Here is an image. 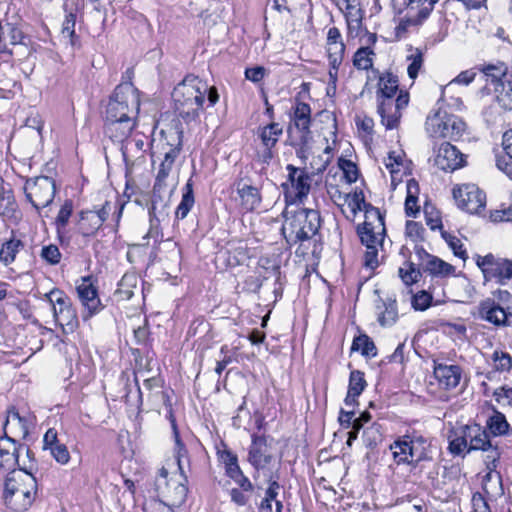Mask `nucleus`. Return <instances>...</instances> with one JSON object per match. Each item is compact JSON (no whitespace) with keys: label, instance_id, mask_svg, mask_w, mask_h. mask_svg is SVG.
<instances>
[{"label":"nucleus","instance_id":"1","mask_svg":"<svg viewBox=\"0 0 512 512\" xmlns=\"http://www.w3.org/2000/svg\"><path fill=\"white\" fill-rule=\"evenodd\" d=\"M389 448L395 463L408 465L410 476L416 481L435 479L438 472L428 438L417 433L406 434L396 439Z\"/></svg>","mask_w":512,"mask_h":512},{"label":"nucleus","instance_id":"2","mask_svg":"<svg viewBox=\"0 0 512 512\" xmlns=\"http://www.w3.org/2000/svg\"><path fill=\"white\" fill-rule=\"evenodd\" d=\"M208 85L199 77L186 76L173 90L172 99L178 115L187 123L196 121L203 108Z\"/></svg>","mask_w":512,"mask_h":512},{"label":"nucleus","instance_id":"3","mask_svg":"<svg viewBox=\"0 0 512 512\" xmlns=\"http://www.w3.org/2000/svg\"><path fill=\"white\" fill-rule=\"evenodd\" d=\"M283 216L282 233L290 245L311 239L321 227V216L315 209L287 205Z\"/></svg>","mask_w":512,"mask_h":512},{"label":"nucleus","instance_id":"4","mask_svg":"<svg viewBox=\"0 0 512 512\" xmlns=\"http://www.w3.org/2000/svg\"><path fill=\"white\" fill-rule=\"evenodd\" d=\"M37 482L25 470L10 471L4 482L3 499L5 504L16 511L27 510L35 500Z\"/></svg>","mask_w":512,"mask_h":512},{"label":"nucleus","instance_id":"5","mask_svg":"<svg viewBox=\"0 0 512 512\" xmlns=\"http://www.w3.org/2000/svg\"><path fill=\"white\" fill-rule=\"evenodd\" d=\"M140 109L139 91L132 83L119 84L110 97L106 119H137Z\"/></svg>","mask_w":512,"mask_h":512},{"label":"nucleus","instance_id":"6","mask_svg":"<svg viewBox=\"0 0 512 512\" xmlns=\"http://www.w3.org/2000/svg\"><path fill=\"white\" fill-rule=\"evenodd\" d=\"M138 390L141 401L144 394H146L151 410L160 414L162 409H165L166 418L169 420L172 429L176 430V419L173 415L169 391L163 389V381L157 377L145 379L143 388Z\"/></svg>","mask_w":512,"mask_h":512},{"label":"nucleus","instance_id":"7","mask_svg":"<svg viewBox=\"0 0 512 512\" xmlns=\"http://www.w3.org/2000/svg\"><path fill=\"white\" fill-rule=\"evenodd\" d=\"M311 123L310 105L297 101L293 107L291 124L288 129L291 145L300 147L302 151L305 149L312 140Z\"/></svg>","mask_w":512,"mask_h":512},{"label":"nucleus","instance_id":"8","mask_svg":"<svg viewBox=\"0 0 512 512\" xmlns=\"http://www.w3.org/2000/svg\"><path fill=\"white\" fill-rule=\"evenodd\" d=\"M476 264L483 273L485 282L495 280L500 285L512 279V261L493 254L476 256Z\"/></svg>","mask_w":512,"mask_h":512},{"label":"nucleus","instance_id":"9","mask_svg":"<svg viewBox=\"0 0 512 512\" xmlns=\"http://www.w3.org/2000/svg\"><path fill=\"white\" fill-rule=\"evenodd\" d=\"M156 491L169 507L181 506L187 497L188 489L183 482L168 479V471L163 467L155 481Z\"/></svg>","mask_w":512,"mask_h":512},{"label":"nucleus","instance_id":"10","mask_svg":"<svg viewBox=\"0 0 512 512\" xmlns=\"http://www.w3.org/2000/svg\"><path fill=\"white\" fill-rule=\"evenodd\" d=\"M55 191L53 179L47 176L28 180L25 185L26 197L37 211L51 204L55 197Z\"/></svg>","mask_w":512,"mask_h":512},{"label":"nucleus","instance_id":"11","mask_svg":"<svg viewBox=\"0 0 512 512\" xmlns=\"http://www.w3.org/2000/svg\"><path fill=\"white\" fill-rule=\"evenodd\" d=\"M453 197L459 208L471 214L485 209L486 195L475 184H462L453 188Z\"/></svg>","mask_w":512,"mask_h":512},{"label":"nucleus","instance_id":"12","mask_svg":"<svg viewBox=\"0 0 512 512\" xmlns=\"http://www.w3.org/2000/svg\"><path fill=\"white\" fill-rule=\"evenodd\" d=\"M52 305L55 321L61 327H67L73 331L78 325L75 310L72 308L70 299L60 290L53 289L46 295Z\"/></svg>","mask_w":512,"mask_h":512},{"label":"nucleus","instance_id":"13","mask_svg":"<svg viewBox=\"0 0 512 512\" xmlns=\"http://www.w3.org/2000/svg\"><path fill=\"white\" fill-rule=\"evenodd\" d=\"M426 125L433 136L451 140H458L466 130L465 122L455 115H445L444 117L435 115L428 118Z\"/></svg>","mask_w":512,"mask_h":512},{"label":"nucleus","instance_id":"14","mask_svg":"<svg viewBox=\"0 0 512 512\" xmlns=\"http://www.w3.org/2000/svg\"><path fill=\"white\" fill-rule=\"evenodd\" d=\"M288 171V181L290 187H287L285 198L288 205L296 202H302L307 197L311 187V177L304 170L291 164L286 167Z\"/></svg>","mask_w":512,"mask_h":512},{"label":"nucleus","instance_id":"15","mask_svg":"<svg viewBox=\"0 0 512 512\" xmlns=\"http://www.w3.org/2000/svg\"><path fill=\"white\" fill-rule=\"evenodd\" d=\"M476 429L468 452L472 450H482L488 453L486 455L485 464L489 472L485 475V480H490L492 472L497 468L501 453L497 446L492 444L488 432L482 426L477 424Z\"/></svg>","mask_w":512,"mask_h":512},{"label":"nucleus","instance_id":"16","mask_svg":"<svg viewBox=\"0 0 512 512\" xmlns=\"http://www.w3.org/2000/svg\"><path fill=\"white\" fill-rule=\"evenodd\" d=\"M362 244L365 246L378 245L385 232L384 218L375 208L366 211V221L357 229Z\"/></svg>","mask_w":512,"mask_h":512},{"label":"nucleus","instance_id":"17","mask_svg":"<svg viewBox=\"0 0 512 512\" xmlns=\"http://www.w3.org/2000/svg\"><path fill=\"white\" fill-rule=\"evenodd\" d=\"M439 0H393V5L400 10L406 9L405 22L408 25H419L428 18L434 5Z\"/></svg>","mask_w":512,"mask_h":512},{"label":"nucleus","instance_id":"18","mask_svg":"<svg viewBox=\"0 0 512 512\" xmlns=\"http://www.w3.org/2000/svg\"><path fill=\"white\" fill-rule=\"evenodd\" d=\"M78 298L84 307L82 318L86 321L103 308L98 297L97 288L90 278H83L76 287Z\"/></svg>","mask_w":512,"mask_h":512},{"label":"nucleus","instance_id":"19","mask_svg":"<svg viewBox=\"0 0 512 512\" xmlns=\"http://www.w3.org/2000/svg\"><path fill=\"white\" fill-rule=\"evenodd\" d=\"M479 318L497 327H505L512 324V312L504 309L495 299L487 298L479 303Z\"/></svg>","mask_w":512,"mask_h":512},{"label":"nucleus","instance_id":"20","mask_svg":"<svg viewBox=\"0 0 512 512\" xmlns=\"http://www.w3.org/2000/svg\"><path fill=\"white\" fill-rule=\"evenodd\" d=\"M434 164L443 171L452 172L465 165V156L449 142H443L437 150Z\"/></svg>","mask_w":512,"mask_h":512},{"label":"nucleus","instance_id":"21","mask_svg":"<svg viewBox=\"0 0 512 512\" xmlns=\"http://www.w3.org/2000/svg\"><path fill=\"white\" fill-rule=\"evenodd\" d=\"M172 190L166 184L154 183L151 203L148 208L149 217L165 219L169 215Z\"/></svg>","mask_w":512,"mask_h":512},{"label":"nucleus","instance_id":"22","mask_svg":"<svg viewBox=\"0 0 512 512\" xmlns=\"http://www.w3.org/2000/svg\"><path fill=\"white\" fill-rule=\"evenodd\" d=\"M111 206L106 202L98 211L82 212L79 229L84 236L94 235L110 214Z\"/></svg>","mask_w":512,"mask_h":512},{"label":"nucleus","instance_id":"23","mask_svg":"<svg viewBox=\"0 0 512 512\" xmlns=\"http://www.w3.org/2000/svg\"><path fill=\"white\" fill-rule=\"evenodd\" d=\"M26 450L29 454V449L23 446H16L14 438L10 436L0 437V468L4 470H16L19 465V451Z\"/></svg>","mask_w":512,"mask_h":512},{"label":"nucleus","instance_id":"24","mask_svg":"<svg viewBox=\"0 0 512 512\" xmlns=\"http://www.w3.org/2000/svg\"><path fill=\"white\" fill-rule=\"evenodd\" d=\"M5 436L10 434L12 438H26L29 434V424L25 417L20 416L19 412L12 407L8 410L7 418L4 423Z\"/></svg>","mask_w":512,"mask_h":512},{"label":"nucleus","instance_id":"25","mask_svg":"<svg viewBox=\"0 0 512 512\" xmlns=\"http://www.w3.org/2000/svg\"><path fill=\"white\" fill-rule=\"evenodd\" d=\"M136 125V119H106L105 133L115 142L126 140Z\"/></svg>","mask_w":512,"mask_h":512},{"label":"nucleus","instance_id":"26","mask_svg":"<svg viewBox=\"0 0 512 512\" xmlns=\"http://www.w3.org/2000/svg\"><path fill=\"white\" fill-rule=\"evenodd\" d=\"M434 376L444 389L455 388L461 379V368L458 365L436 364Z\"/></svg>","mask_w":512,"mask_h":512},{"label":"nucleus","instance_id":"27","mask_svg":"<svg viewBox=\"0 0 512 512\" xmlns=\"http://www.w3.org/2000/svg\"><path fill=\"white\" fill-rule=\"evenodd\" d=\"M182 146V131L177 132V144L169 145L167 151L164 152V158L160 163V167L155 179V183L166 184L165 180L170 174L176 158L179 156Z\"/></svg>","mask_w":512,"mask_h":512},{"label":"nucleus","instance_id":"28","mask_svg":"<svg viewBox=\"0 0 512 512\" xmlns=\"http://www.w3.org/2000/svg\"><path fill=\"white\" fill-rule=\"evenodd\" d=\"M248 459L256 469L263 468L270 462L271 456L268 453L265 437L256 435L252 437Z\"/></svg>","mask_w":512,"mask_h":512},{"label":"nucleus","instance_id":"29","mask_svg":"<svg viewBox=\"0 0 512 512\" xmlns=\"http://www.w3.org/2000/svg\"><path fill=\"white\" fill-rule=\"evenodd\" d=\"M237 193L240 197L241 208L244 211L251 212L260 207L262 197L257 187L248 184H239Z\"/></svg>","mask_w":512,"mask_h":512},{"label":"nucleus","instance_id":"30","mask_svg":"<svg viewBox=\"0 0 512 512\" xmlns=\"http://www.w3.org/2000/svg\"><path fill=\"white\" fill-rule=\"evenodd\" d=\"M494 100L504 111H512V75L492 88Z\"/></svg>","mask_w":512,"mask_h":512},{"label":"nucleus","instance_id":"31","mask_svg":"<svg viewBox=\"0 0 512 512\" xmlns=\"http://www.w3.org/2000/svg\"><path fill=\"white\" fill-rule=\"evenodd\" d=\"M424 270L433 276L447 277L454 275L455 267L444 260L430 254H426V262H424Z\"/></svg>","mask_w":512,"mask_h":512},{"label":"nucleus","instance_id":"32","mask_svg":"<svg viewBox=\"0 0 512 512\" xmlns=\"http://www.w3.org/2000/svg\"><path fill=\"white\" fill-rule=\"evenodd\" d=\"M479 70L487 77L486 87H495L502 82V79L507 76H512V73L507 72V66L504 63L497 65L487 64L479 67Z\"/></svg>","mask_w":512,"mask_h":512},{"label":"nucleus","instance_id":"33","mask_svg":"<svg viewBox=\"0 0 512 512\" xmlns=\"http://www.w3.org/2000/svg\"><path fill=\"white\" fill-rule=\"evenodd\" d=\"M394 100H381L378 106V113L381 116L382 124L387 129H393L398 126L401 114L394 108Z\"/></svg>","mask_w":512,"mask_h":512},{"label":"nucleus","instance_id":"34","mask_svg":"<svg viewBox=\"0 0 512 512\" xmlns=\"http://www.w3.org/2000/svg\"><path fill=\"white\" fill-rule=\"evenodd\" d=\"M378 95L381 100H393L398 90V77L392 73H385L379 79Z\"/></svg>","mask_w":512,"mask_h":512},{"label":"nucleus","instance_id":"35","mask_svg":"<svg viewBox=\"0 0 512 512\" xmlns=\"http://www.w3.org/2000/svg\"><path fill=\"white\" fill-rule=\"evenodd\" d=\"M194 193L192 180L189 179L183 188V195L181 202L179 203L175 215L178 219H184L194 206Z\"/></svg>","mask_w":512,"mask_h":512},{"label":"nucleus","instance_id":"36","mask_svg":"<svg viewBox=\"0 0 512 512\" xmlns=\"http://www.w3.org/2000/svg\"><path fill=\"white\" fill-rule=\"evenodd\" d=\"M283 129L279 123H271L260 129L259 136L265 148H272L278 142Z\"/></svg>","mask_w":512,"mask_h":512},{"label":"nucleus","instance_id":"37","mask_svg":"<svg viewBox=\"0 0 512 512\" xmlns=\"http://www.w3.org/2000/svg\"><path fill=\"white\" fill-rule=\"evenodd\" d=\"M351 350L360 351L363 356L368 358H372L377 355V348L374 342L365 334L354 338Z\"/></svg>","mask_w":512,"mask_h":512},{"label":"nucleus","instance_id":"38","mask_svg":"<svg viewBox=\"0 0 512 512\" xmlns=\"http://www.w3.org/2000/svg\"><path fill=\"white\" fill-rule=\"evenodd\" d=\"M486 426L494 436L504 435L509 428L505 415L500 412H495L490 416L486 422Z\"/></svg>","mask_w":512,"mask_h":512},{"label":"nucleus","instance_id":"39","mask_svg":"<svg viewBox=\"0 0 512 512\" xmlns=\"http://www.w3.org/2000/svg\"><path fill=\"white\" fill-rule=\"evenodd\" d=\"M374 52L370 47L359 48L353 57V65L360 70H368L373 66Z\"/></svg>","mask_w":512,"mask_h":512},{"label":"nucleus","instance_id":"40","mask_svg":"<svg viewBox=\"0 0 512 512\" xmlns=\"http://www.w3.org/2000/svg\"><path fill=\"white\" fill-rule=\"evenodd\" d=\"M23 244L20 240L10 239L2 245L0 250V261L5 265L12 263L15 260L16 254Z\"/></svg>","mask_w":512,"mask_h":512},{"label":"nucleus","instance_id":"41","mask_svg":"<svg viewBox=\"0 0 512 512\" xmlns=\"http://www.w3.org/2000/svg\"><path fill=\"white\" fill-rule=\"evenodd\" d=\"M418 183L411 179L407 182V197L405 200V212L408 216H414L418 212L417 203Z\"/></svg>","mask_w":512,"mask_h":512},{"label":"nucleus","instance_id":"42","mask_svg":"<svg viewBox=\"0 0 512 512\" xmlns=\"http://www.w3.org/2000/svg\"><path fill=\"white\" fill-rule=\"evenodd\" d=\"M383 305L384 311L380 312L378 321L382 326H391L398 318L396 301L389 299Z\"/></svg>","mask_w":512,"mask_h":512},{"label":"nucleus","instance_id":"43","mask_svg":"<svg viewBox=\"0 0 512 512\" xmlns=\"http://www.w3.org/2000/svg\"><path fill=\"white\" fill-rule=\"evenodd\" d=\"M449 451L454 455H460L465 450L468 452L467 442L462 437L459 428H455L449 432Z\"/></svg>","mask_w":512,"mask_h":512},{"label":"nucleus","instance_id":"44","mask_svg":"<svg viewBox=\"0 0 512 512\" xmlns=\"http://www.w3.org/2000/svg\"><path fill=\"white\" fill-rule=\"evenodd\" d=\"M398 275L406 286H410L419 281L421 272L414 263L406 262L403 267L399 268Z\"/></svg>","mask_w":512,"mask_h":512},{"label":"nucleus","instance_id":"45","mask_svg":"<svg viewBox=\"0 0 512 512\" xmlns=\"http://www.w3.org/2000/svg\"><path fill=\"white\" fill-rule=\"evenodd\" d=\"M366 386L367 383L364 378V373L360 370L351 371L348 386V391L351 392V395L359 396Z\"/></svg>","mask_w":512,"mask_h":512},{"label":"nucleus","instance_id":"46","mask_svg":"<svg viewBox=\"0 0 512 512\" xmlns=\"http://www.w3.org/2000/svg\"><path fill=\"white\" fill-rule=\"evenodd\" d=\"M346 3V10L348 11L345 14L346 22L348 25V30L351 31L352 28L359 27L361 23V17L357 15L360 10H356V0H344Z\"/></svg>","mask_w":512,"mask_h":512},{"label":"nucleus","instance_id":"47","mask_svg":"<svg viewBox=\"0 0 512 512\" xmlns=\"http://www.w3.org/2000/svg\"><path fill=\"white\" fill-rule=\"evenodd\" d=\"M432 299L430 293L422 290L412 296L411 305L416 311H425L431 306Z\"/></svg>","mask_w":512,"mask_h":512},{"label":"nucleus","instance_id":"48","mask_svg":"<svg viewBox=\"0 0 512 512\" xmlns=\"http://www.w3.org/2000/svg\"><path fill=\"white\" fill-rule=\"evenodd\" d=\"M173 433H174V436H175L176 459H177L178 468L180 470L181 477L183 478V480L187 481V478L184 475V459H186L188 461V459H187V450H186L184 444L180 440L178 430L177 429L173 430Z\"/></svg>","mask_w":512,"mask_h":512},{"label":"nucleus","instance_id":"49","mask_svg":"<svg viewBox=\"0 0 512 512\" xmlns=\"http://www.w3.org/2000/svg\"><path fill=\"white\" fill-rule=\"evenodd\" d=\"M494 367L497 371H509L512 367V357L503 351H494L492 354Z\"/></svg>","mask_w":512,"mask_h":512},{"label":"nucleus","instance_id":"50","mask_svg":"<svg viewBox=\"0 0 512 512\" xmlns=\"http://www.w3.org/2000/svg\"><path fill=\"white\" fill-rule=\"evenodd\" d=\"M327 46V54L329 59V64H333V66L341 65L346 46L344 43L340 44H332V45H326Z\"/></svg>","mask_w":512,"mask_h":512},{"label":"nucleus","instance_id":"51","mask_svg":"<svg viewBox=\"0 0 512 512\" xmlns=\"http://www.w3.org/2000/svg\"><path fill=\"white\" fill-rule=\"evenodd\" d=\"M163 219H156L155 217H149L150 227L148 232L143 236V240L146 242L138 244L139 246H147L149 244L148 240L153 239L155 242H158L162 237L160 231V222Z\"/></svg>","mask_w":512,"mask_h":512},{"label":"nucleus","instance_id":"52","mask_svg":"<svg viewBox=\"0 0 512 512\" xmlns=\"http://www.w3.org/2000/svg\"><path fill=\"white\" fill-rule=\"evenodd\" d=\"M14 197L11 191L0 189V216H5L14 211Z\"/></svg>","mask_w":512,"mask_h":512},{"label":"nucleus","instance_id":"53","mask_svg":"<svg viewBox=\"0 0 512 512\" xmlns=\"http://www.w3.org/2000/svg\"><path fill=\"white\" fill-rule=\"evenodd\" d=\"M380 426L372 424L363 431V440L368 447H373L381 441Z\"/></svg>","mask_w":512,"mask_h":512},{"label":"nucleus","instance_id":"54","mask_svg":"<svg viewBox=\"0 0 512 512\" xmlns=\"http://www.w3.org/2000/svg\"><path fill=\"white\" fill-rule=\"evenodd\" d=\"M229 477L232 478L244 491H252L251 481L242 473L239 466L230 468Z\"/></svg>","mask_w":512,"mask_h":512},{"label":"nucleus","instance_id":"55","mask_svg":"<svg viewBox=\"0 0 512 512\" xmlns=\"http://www.w3.org/2000/svg\"><path fill=\"white\" fill-rule=\"evenodd\" d=\"M278 489L279 484L276 481H272L266 491V497L261 503V509L263 511L272 512V501L276 499Z\"/></svg>","mask_w":512,"mask_h":512},{"label":"nucleus","instance_id":"56","mask_svg":"<svg viewBox=\"0 0 512 512\" xmlns=\"http://www.w3.org/2000/svg\"><path fill=\"white\" fill-rule=\"evenodd\" d=\"M41 257L49 264L55 265L60 262L61 253L56 245L50 244L42 248Z\"/></svg>","mask_w":512,"mask_h":512},{"label":"nucleus","instance_id":"57","mask_svg":"<svg viewBox=\"0 0 512 512\" xmlns=\"http://www.w3.org/2000/svg\"><path fill=\"white\" fill-rule=\"evenodd\" d=\"M134 280H135V277L132 275L123 276V278L121 279V281L119 283V288L116 291V293L119 294L121 299L129 300L134 295V292L130 288V284Z\"/></svg>","mask_w":512,"mask_h":512},{"label":"nucleus","instance_id":"58","mask_svg":"<svg viewBox=\"0 0 512 512\" xmlns=\"http://www.w3.org/2000/svg\"><path fill=\"white\" fill-rule=\"evenodd\" d=\"M50 454L52 457L60 464H67L70 459V454L67 447L64 444L58 443L55 446H52L50 449Z\"/></svg>","mask_w":512,"mask_h":512},{"label":"nucleus","instance_id":"59","mask_svg":"<svg viewBox=\"0 0 512 512\" xmlns=\"http://www.w3.org/2000/svg\"><path fill=\"white\" fill-rule=\"evenodd\" d=\"M410 60V64L408 65L407 72L411 79H415L419 73V70L423 64V56L422 53L417 51L416 54H413L408 57Z\"/></svg>","mask_w":512,"mask_h":512},{"label":"nucleus","instance_id":"60","mask_svg":"<svg viewBox=\"0 0 512 512\" xmlns=\"http://www.w3.org/2000/svg\"><path fill=\"white\" fill-rule=\"evenodd\" d=\"M497 168L512 179V155L504 153L496 156Z\"/></svg>","mask_w":512,"mask_h":512},{"label":"nucleus","instance_id":"61","mask_svg":"<svg viewBox=\"0 0 512 512\" xmlns=\"http://www.w3.org/2000/svg\"><path fill=\"white\" fill-rule=\"evenodd\" d=\"M424 229L418 222L407 221L406 223V235L413 241L423 239Z\"/></svg>","mask_w":512,"mask_h":512},{"label":"nucleus","instance_id":"62","mask_svg":"<svg viewBox=\"0 0 512 512\" xmlns=\"http://www.w3.org/2000/svg\"><path fill=\"white\" fill-rule=\"evenodd\" d=\"M348 206L351 212L355 215L358 211L362 210V206L365 205L364 195L360 192H355L348 196Z\"/></svg>","mask_w":512,"mask_h":512},{"label":"nucleus","instance_id":"63","mask_svg":"<svg viewBox=\"0 0 512 512\" xmlns=\"http://www.w3.org/2000/svg\"><path fill=\"white\" fill-rule=\"evenodd\" d=\"M367 251L364 256V265L367 268L374 269L378 266V250L377 245L366 246Z\"/></svg>","mask_w":512,"mask_h":512},{"label":"nucleus","instance_id":"64","mask_svg":"<svg viewBox=\"0 0 512 512\" xmlns=\"http://www.w3.org/2000/svg\"><path fill=\"white\" fill-rule=\"evenodd\" d=\"M448 245L453 250L455 256L465 261L468 258L466 250L463 248L462 242L456 237H450L447 240Z\"/></svg>","mask_w":512,"mask_h":512}]
</instances>
